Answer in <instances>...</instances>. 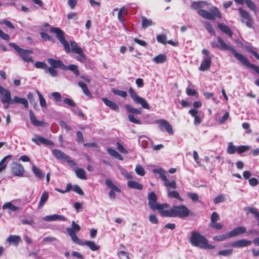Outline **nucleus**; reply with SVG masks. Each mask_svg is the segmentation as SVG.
I'll use <instances>...</instances> for the list:
<instances>
[{
	"label": "nucleus",
	"mask_w": 259,
	"mask_h": 259,
	"mask_svg": "<svg viewBox=\"0 0 259 259\" xmlns=\"http://www.w3.org/2000/svg\"><path fill=\"white\" fill-rule=\"evenodd\" d=\"M189 209L185 205H176L169 210H164L161 212V215L166 217L186 218L189 216Z\"/></svg>",
	"instance_id": "nucleus-1"
},
{
	"label": "nucleus",
	"mask_w": 259,
	"mask_h": 259,
	"mask_svg": "<svg viewBox=\"0 0 259 259\" xmlns=\"http://www.w3.org/2000/svg\"><path fill=\"white\" fill-rule=\"evenodd\" d=\"M190 242L193 246L200 248L208 249L215 248V246L209 244L207 239L197 232H191Z\"/></svg>",
	"instance_id": "nucleus-2"
},
{
	"label": "nucleus",
	"mask_w": 259,
	"mask_h": 259,
	"mask_svg": "<svg viewBox=\"0 0 259 259\" xmlns=\"http://www.w3.org/2000/svg\"><path fill=\"white\" fill-rule=\"evenodd\" d=\"M148 205L150 208L154 210L157 209L161 215V212L164 211V209L168 207V204L166 203L159 204L157 202V196L155 193L151 192L148 195Z\"/></svg>",
	"instance_id": "nucleus-3"
},
{
	"label": "nucleus",
	"mask_w": 259,
	"mask_h": 259,
	"mask_svg": "<svg viewBox=\"0 0 259 259\" xmlns=\"http://www.w3.org/2000/svg\"><path fill=\"white\" fill-rule=\"evenodd\" d=\"M50 31L56 34V36L60 42L63 46L66 53H69L70 51L69 42L65 38L64 32L59 28L51 27Z\"/></svg>",
	"instance_id": "nucleus-4"
},
{
	"label": "nucleus",
	"mask_w": 259,
	"mask_h": 259,
	"mask_svg": "<svg viewBox=\"0 0 259 259\" xmlns=\"http://www.w3.org/2000/svg\"><path fill=\"white\" fill-rule=\"evenodd\" d=\"M9 46L13 47L19 53L24 61L28 63L33 62V60L30 56V54L32 53V51L21 49L12 42L10 43Z\"/></svg>",
	"instance_id": "nucleus-5"
},
{
	"label": "nucleus",
	"mask_w": 259,
	"mask_h": 259,
	"mask_svg": "<svg viewBox=\"0 0 259 259\" xmlns=\"http://www.w3.org/2000/svg\"><path fill=\"white\" fill-rule=\"evenodd\" d=\"M12 97L10 91L0 85V101L5 105V109H8L11 105Z\"/></svg>",
	"instance_id": "nucleus-6"
},
{
	"label": "nucleus",
	"mask_w": 259,
	"mask_h": 259,
	"mask_svg": "<svg viewBox=\"0 0 259 259\" xmlns=\"http://www.w3.org/2000/svg\"><path fill=\"white\" fill-rule=\"evenodd\" d=\"M210 12H207L204 10L200 9L198 13L203 18L208 20H214L216 17L221 18V15L219 10L216 7H212Z\"/></svg>",
	"instance_id": "nucleus-7"
},
{
	"label": "nucleus",
	"mask_w": 259,
	"mask_h": 259,
	"mask_svg": "<svg viewBox=\"0 0 259 259\" xmlns=\"http://www.w3.org/2000/svg\"><path fill=\"white\" fill-rule=\"evenodd\" d=\"M128 92L131 97L135 103L140 104L144 109L148 110L150 109V106L146 100L145 99L138 96L132 88H130Z\"/></svg>",
	"instance_id": "nucleus-8"
},
{
	"label": "nucleus",
	"mask_w": 259,
	"mask_h": 259,
	"mask_svg": "<svg viewBox=\"0 0 259 259\" xmlns=\"http://www.w3.org/2000/svg\"><path fill=\"white\" fill-rule=\"evenodd\" d=\"M80 230V227L76 224L74 221L72 222L71 228H67L66 229V231L71 237L72 241L76 244L79 242L80 239L77 237L76 233Z\"/></svg>",
	"instance_id": "nucleus-9"
},
{
	"label": "nucleus",
	"mask_w": 259,
	"mask_h": 259,
	"mask_svg": "<svg viewBox=\"0 0 259 259\" xmlns=\"http://www.w3.org/2000/svg\"><path fill=\"white\" fill-rule=\"evenodd\" d=\"M154 123H157L158 125L159 129L163 131L165 130L169 135L174 134L173 130L171 125L165 119H158L154 121Z\"/></svg>",
	"instance_id": "nucleus-10"
},
{
	"label": "nucleus",
	"mask_w": 259,
	"mask_h": 259,
	"mask_svg": "<svg viewBox=\"0 0 259 259\" xmlns=\"http://www.w3.org/2000/svg\"><path fill=\"white\" fill-rule=\"evenodd\" d=\"M239 12L242 17V22L245 23L247 27L252 28L253 27V21L248 12L241 8L239 9Z\"/></svg>",
	"instance_id": "nucleus-11"
},
{
	"label": "nucleus",
	"mask_w": 259,
	"mask_h": 259,
	"mask_svg": "<svg viewBox=\"0 0 259 259\" xmlns=\"http://www.w3.org/2000/svg\"><path fill=\"white\" fill-rule=\"evenodd\" d=\"M18 201V200H13L10 202H6L3 204L2 208L3 209H7L9 214H11L12 212L20 211L22 209V207L14 204Z\"/></svg>",
	"instance_id": "nucleus-12"
},
{
	"label": "nucleus",
	"mask_w": 259,
	"mask_h": 259,
	"mask_svg": "<svg viewBox=\"0 0 259 259\" xmlns=\"http://www.w3.org/2000/svg\"><path fill=\"white\" fill-rule=\"evenodd\" d=\"M11 171L15 176L22 177L24 174V169L21 164L13 162L11 165Z\"/></svg>",
	"instance_id": "nucleus-13"
},
{
	"label": "nucleus",
	"mask_w": 259,
	"mask_h": 259,
	"mask_svg": "<svg viewBox=\"0 0 259 259\" xmlns=\"http://www.w3.org/2000/svg\"><path fill=\"white\" fill-rule=\"evenodd\" d=\"M48 62L51 67L55 68H60L63 70H66V66L60 60L49 58Z\"/></svg>",
	"instance_id": "nucleus-14"
},
{
	"label": "nucleus",
	"mask_w": 259,
	"mask_h": 259,
	"mask_svg": "<svg viewBox=\"0 0 259 259\" xmlns=\"http://www.w3.org/2000/svg\"><path fill=\"white\" fill-rule=\"evenodd\" d=\"M212 58V56L204 57L199 67V70L202 71L208 70L210 67Z\"/></svg>",
	"instance_id": "nucleus-15"
},
{
	"label": "nucleus",
	"mask_w": 259,
	"mask_h": 259,
	"mask_svg": "<svg viewBox=\"0 0 259 259\" xmlns=\"http://www.w3.org/2000/svg\"><path fill=\"white\" fill-rule=\"evenodd\" d=\"M77 244L82 246H87L93 251H97L100 248V246L99 245L96 244L92 241H85L83 242L80 240Z\"/></svg>",
	"instance_id": "nucleus-16"
},
{
	"label": "nucleus",
	"mask_w": 259,
	"mask_h": 259,
	"mask_svg": "<svg viewBox=\"0 0 259 259\" xmlns=\"http://www.w3.org/2000/svg\"><path fill=\"white\" fill-rule=\"evenodd\" d=\"M232 52L233 53L237 59L241 62L244 65L248 68H250L251 66H252V64L249 63L248 59L244 56L241 54L237 53L235 49L234 52Z\"/></svg>",
	"instance_id": "nucleus-17"
},
{
	"label": "nucleus",
	"mask_w": 259,
	"mask_h": 259,
	"mask_svg": "<svg viewBox=\"0 0 259 259\" xmlns=\"http://www.w3.org/2000/svg\"><path fill=\"white\" fill-rule=\"evenodd\" d=\"M35 138L32 139V141L37 145L42 144L45 145H53V143L51 141L38 135H35Z\"/></svg>",
	"instance_id": "nucleus-18"
},
{
	"label": "nucleus",
	"mask_w": 259,
	"mask_h": 259,
	"mask_svg": "<svg viewBox=\"0 0 259 259\" xmlns=\"http://www.w3.org/2000/svg\"><path fill=\"white\" fill-rule=\"evenodd\" d=\"M21 104L27 109L29 107V103L27 99L18 96H14L12 99L11 104Z\"/></svg>",
	"instance_id": "nucleus-19"
},
{
	"label": "nucleus",
	"mask_w": 259,
	"mask_h": 259,
	"mask_svg": "<svg viewBox=\"0 0 259 259\" xmlns=\"http://www.w3.org/2000/svg\"><path fill=\"white\" fill-rule=\"evenodd\" d=\"M246 229L245 227L242 226L237 227L233 229L231 231L229 232V235L230 238L234 237L238 235H241L245 233Z\"/></svg>",
	"instance_id": "nucleus-20"
},
{
	"label": "nucleus",
	"mask_w": 259,
	"mask_h": 259,
	"mask_svg": "<svg viewBox=\"0 0 259 259\" xmlns=\"http://www.w3.org/2000/svg\"><path fill=\"white\" fill-rule=\"evenodd\" d=\"M29 113L30 121L33 125L35 126H45V125H46L47 124L46 122L38 120L36 119L35 115L31 110H30L29 111Z\"/></svg>",
	"instance_id": "nucleus-21"
},
{
	"label": "nucleus",
	"mask_w": 259,
	"mask_h": 259,
	"mask_svg": "<svg viewBox=\"0 0 259 259\" xmlns=\"http://www.w3.org/2000/svg\"><path fill=\"white\" fill-rule=\"evenodd\" d=\"M251 243V241L246 239H241L234 242L231 245L233 247H244L250 245Z\"/></svg>",
	"instance_id": "nucleus-22"
},
{
	"label": "nucleus",
	"mask_w": 259,
	"mask_h": 259,
	"mask_svg": "<svg viewBox=\"0 0 259 259\" xmlns=\"http://www.w3.org/2000/svg\"><path fill=\"white\" fill-rule=\"evenodd\" d=\"M219 43L218 48L222 50H230L231 52H234V48L227 45L221 37L217 38Z\"/></svg>",
	"instance_id": "nucleus-23"
},
{
	"label": "nucleus",
	"mask_w": 259,
	"mask_h": 259,
	"mask_svg": "<svg viewBox=\"0 0 259 259\" xmlns=\"http://www.w3.org/2000/svg\"><path fill=\"white\" fill-rule=\"evenodd\" d=\"M42 220L45 221L51 222L57 220L65 221L66 219L63 215L55 214L53 215L46 216L44 218H43Z\"/></svg>",
	"instance_id": "nucleus-24"
},
{
	"label": "nucleus",
	"mask_w": 259,
	"mask_h": 259,
	"mask_svg": "<svg viewBox=\"0 0 259 259\" xmlns=\"http://www.w3.org/2000/svg\"><path fill=\"white\" fill-rule=\"evenodd\" d=\"M128 13V9L125 7H122L121 9H120L118 11V20L121 22L124 25V17L125 15L127 14Z\"/></svg>",
	"instance_id": "nucleus-25"
},
{
	"label": "nucleus",
	"mask_w": 259,
	"mask_h": 259,
	"mask_svg": "<svg viewBox=\"0 0 259 259\" xmlns=\"http://www.w3.org/2000/svg\"><path fill=\"white\" fill-rule=\"evenodd\" d=\"M102 101L105 103V104L110 108L112 110H115V111H118L119 107L118 105L114 103V102L109 100L107 99V98H103L102 99Z\"/></svg>",
	"instance_id": "nucleus-26"
},
{
	"label": "nucleus",
	"mask_w": 259,
	"mask_h": 259,
	"mask_svg": "<svg viewBox=\"0 0 259 259\" xmlns=\"http://www.w3.org/2000/svg\"><path fill=\"white\" fill-rule=\"evenodd\" d=\"M21 240V239L19 236L13 235H10L7 239V242L15 245H17Z\"/></svg>",
	"instance_id": "nucleus-27"
},
{
	"label": "nucleus",
	"mask_w": 259,
	"mask_h": 259,
	"mask_svg": "<svg viewBox=\"0 0 259 259\" xmlns=\"http://www.w3.org/2000/svg\"><path fill=\"white\" fill-rule=\"evenodd\" d=\"M198 111L196 109H190L189 113L194 118V123L195 125H198L201 122V119L197 115Z\"/></svg>",
	"instance_id": "nucleus-28"
},
{
	"label": "nucleus",
	"mask_w": 259,
	"mask_h": 259,
	"mask_svg": "<svg viewBox=\"0 0 259 259\" xmlns=\"http://www.w3.org/2000/svg\"><path fill=\"white\" fill-rule=\"evenodd\" d=\"M12 157L11 155H8L4 157L0 161V173L4 171L8 165L7 160L10 159Z\"/></svg>",
	"instance_id": "nucleus-29"
},
{
	"label": "nucleus",
	"mask_w": 259,
	"mask_h": 259,
	"mask_svg": "<svg viewBox=\"0 0 259 259\" xmlns=\"http://www.w3.org/2000/svg\"><path fill=\"white\" fill-rule=\"evenodd\" d=\"M52 153L56 158L59 160L64 161L67 158V155L59 150L54 149Z\"/></svg>",
	"instance_id": "nucleus-30"
},
{
	"label": "nucleus",
	"mask_w": 259,
	"mask_h": 259,
	"mask_svg": "<svg viewBox=\"0 0 259 259\" xmlns=\"http://www.w3.org/2000/svg\"><path fill=\"white\" fill-rule=\"evenodd\" d=\"M49 196L48 192L45 191L42 193L40 196V200L38 205V209H40L44 206L45 203L47 201Z\"/></svg>",
	"instance_id": "nucleus-31"
},
{
	"label": "nucleus",
	"mask_w": 259,
	"mask_h": 259,
	"mask_svg": "<svg viewBox=\"0 0 259 259\" xmlns=\"http://www.w3.org/2000/svg\"><path fill=\"white\" fill-rule=\"evenodd\" d=\"M127 186L132 189L141 190L143 189V185L138 182L134 181H129L127 182Z\"/></svg>",
	"instance_id": "nucleus-32"
},
{
	"label": "nucleus",
	"mask_w": 259,
	"mask_h": 259,
	"mask_svg": "<svg viewBox=\"0 0 259 259\" xmlns=\"http://www.w3.org/2000/svg\"><path fill=\"white\" fill-rule=\"evenodd\" d=\"M218 27L224 33L228 34L229 36L231 37L233 35L231 29L225 24L219 23Z\"/></svg>",
	"instance_id": "nucleus-33"
},
{
	"label": "nucleus",
	"mask_w": 259,
	"mask_h": 259,
	"mask_svg": "<svg viewBox=\"0 0 259 259\" xmlns=\"http://www.w3.org/2000/svg\"><path fill=\"white\" fill-rule=\"evenodd\" d=\"M32 171L36 177L39 179H44V175L42 171L34 164L32 166Z\"/></svg>",
	"instance_id": "nucleus-34"
},
{
	"label": "nucleus",
	"mask_w": 259,
	"mask_h": 259,
	"mask_svg": "<svg viewBox=\"0 0 259 259\" xmlns=\"http://www.w3.org/2000/svg\"><path fill=\"white\" fill-rule=\"evenodd\" d=\"M69 46L70 49V52L75 54L77 53L81 48L78 47L77 44L74 41H70L69 43Z\"/></svg>",
	"instance_id": "nucleus-35"
},
{
	"label": "nucleus",
	"mask_w": 259,
	"mask_h": 259,
	"mask_svg": "<svg viewBox=\"0 0 259 259\" xmlns=\"http://www.w3.org/2000/svg\"><path fill=\"white\" fill-rule=\"evenodd\" d=\"M153 61L156 63H163L166 60V56L164 54H159L153 58Z\"/></svg>",
	"instance_id": "nucleus-36"
},
{
	"label": "nucleus",
	"mask_w": 259,
	"mask_h": 259,
	"mask_svg": "<svg viewBox=\"0 0 259 259\" xmlns=\"http://www.w3.org/2000/svg\"><path fill=\"white\" fill-rule=\"evenodd\" d=\"M75 174L77 178L81 180H87L85 172L82 168H77L75 170Z\"/></svg>",
	"instance_id": "nucleus-37"
},
{
	"label": "nucleus",
	"mask_w": 259,
	"mask_h": 259,
	"mask_svg": "<svg viewBox=\"0 0 259 259\" xmlns=\"http://www.w3.org/2000/svg\"><path fill=\"white\" fill-rule=\"evenodd\" d=\"M105 184L107 187L111 189V190L115 191L116 192H120V189L115 186L110 180H106Z\"/></svg>",
	"instance_id": "nucleus-38"
},
{
	"label": "nucleus",
	"mask_w": 259,
	"mask_h": 259,
	"mask_svg": "<svg viewBox=\"0 0 259 259\" xmlns=\"http://www.w3.org/2000/svg\"><path fill=\"white\" fill-rule=\"evenodd\" d=\"M35 92L38 96L40 106L42 108H46L47 107V105L45 99L44 98L42 94L38 90H36Z\"/></svg>",
	"instance_id": "nucleus-39"
},
{
	"label": "nucleus",
	"mask_w": 259,
	"mask_h": 259,
	"mask_svg": "<svg viewBox=\"0 0 259 259\" xmlns=\"http://www.w3.org/2000/svg\"><path fill=\"white\" fill-rule=\"evenodd\" d=\"M107 151L109 153V154L111 155L112 156L119 159L120 160H123V158L116 150L114 149L111 148H107Z\"/></svg>",
	"instance_id": "nucleus-40"
},
{
	"label": "nucleus",
	"mask_w": 259,
	"mask_h": 259,
	"mask_svg": "<svg viewBox=\"0 0 259 259\" xmlns=\"http://www.w3.org/2000/svg\"><path fill=\"white\" fill-rule=\"evenodd\" d=\"M245 209L255 215V219L257 221V225L259 226V212L258 210L256 209L251 207H247Z\"/></svg>",
	"instance_id": "nucleus-41"
},
{
	"label": "nucleus",
	"mask_w": 259,
	"mask_h": 259,
	"mask_svg": "<svg viewBox=\"0 0 259 259\" xmlns=\"http://www.w3.org/2000/svg\"><path fill=\"white\" fill-rule=\"evenodd\" d=\"M207 4L205 2H193L191 4V7L195 10H198L201 8L204 7Z\"/></svg>",
	"instance_id": "nucleus-42"
},
{
	"label": "nucleus",
	"mask_w": 259,
	"mask_h": 259,
	"mask_svg": "<svg viewBox=\"0 0 259 259\" xmlns=\"http://www.w3.org/2000/svg\"><path fill=\"white\" fill-rule=\"evenodd\" d=\"M167 195L169 198H175L180 201H183V199L176 191H168Z\"/></svg>",
	"instance_id": "nucleus-43"
},
{
	"label": "nucleus",
	"mask_w": 259,
	"mask_h": 259,
	"mask_svg": "<svg viewBox=\"0 0 259 259\" xmlns=\"http://www.w3.org/2000/svg\"><path fill=\"white\" fill-rule=\"evenodd\" d=\"M78 84L79 87L81 88L82 92L86 96L89 97L91 96V92L89 90L88 88L85 83L83 82H78Z\"/></svg>",
	"instance_id": "nucleus-44"
},
{
	"label": "nucleus",
	"mask_w": 259,
	"mask_h": 259,
	"mask_svg": "<svg viewBox=\"0 0 259 259\" xmlns=\"http://www.w3.org/2000/svg\"><path fill=\"white\" fill-rule=\"evenodd\" d=\"M163 181L164 182V185L166 187L172 189H176L177 188L176 182L175 180L169 182L166 177Z\"/></svg>",
	"instance_id": "nucleus-45"
},
{
	"label": "nucleus",
	"mask_w": 259,
	"mask_h": 259,
	"mask_svg": "<svg viewBox=\"0 0 259 259\" xmlns=\"http://www.w3.org/2000/svg\"><path fill=\"white\" fill-rule=\"evenodd\" d=\"M152 171L154 173L158 174L160 176V178L162 181H163V180H164V179L167 177L165 174V171L162 168L153 169L152 170Z\"/></svg>",
	"instance_id": "nucleus-46"
},
{
	"label": "nucleus",
	"mask_w": 259,
	"mask_h": 259,
	"mask_svg": "<svg viewBox=\"0 0 259 259\" xmlns=\"http://www.w3.org/2000/svg\"><path fill=\"white\" fill-rule=\"evenodd\" d=\"M142 26L143 28H146L147 27L154 25V23L152 22V20L148 19L145 17H142Z\"/></svg>",
	"instance_id": "nucleus-47"
},
{
	"label": "nucleus",
	"mask_w": 259,
	"mask_h": 259,
	"mask_svg": "<svg viewBox=\"0 0 259 259\" xmlns=\"http://www.w3.org/2000/svg\"><path fill=\"white\" fill-rule=\"evenodd\" d=\"M203 23L209 33L214 36L215 35V32L211 24L207 21H204Z\"/></svg>",
	"instance_id": "nucleus-48"
},
{
	"label": "nucleus",
	"mask_w": 259,
	"mask_h": 259,
	"mask_svg": "<svg viewBox=\"0 0 259 259\" xmlns=\"http://www.w3.org/2000/svg\"><path fill=\"white\" fill-rule=\"evenodd\" d=\"M125 107L127 111L130 113L136 114H141L142 113V111L140 110L134 108L129 104L126 105Z\"/></svg>",
	"instance_id": "nucleus-49"
},
{
	"label": "nucleus",
	"mask_w": 259,
	"mask_h": 259,
	"mask_svg": "<svg viewBox=\"0 0 259 259\" xmlns=\"http://www.w3.org/2000/svg\"><path fill=\"white\" fill-rule=\"evenodd\" d=\"M78 56L76 57V60L80 62H84L86 60V57L83 52L82 49H81L77 53H75Z\"/></svg>",
	"instance_id": "nucleus-50"
},
{
	"label": "nucleus",
	"mask_w": 259,
	"mask_h": 259,
	"mask_svg": "<svg viewBox=\"0 0 259 259\" xmlns=\"http://www.w3.org/2000/svg\"><path fill=\"white\" fill-rule=\"evenodd\" d=\"M237 147L234 145L232 142H230L227 149V152L230 154H233L237 152Z\"/></svg>",
	"instance_id": "nucleus-51"
},
{
	"label": "nucleus",
	"mask_w": 259,
	"mask_h": 259,
	"mask_svg": "<svg viewBox=\"0 0 259 259\" xmlns=\"http://www.w3.org/2000/svg\"><path fill=\"white\" fill-rule=\"evenodd\" d=\"M233 253L232 249H228L226 250H220L218 252L217 255L223 256H229L232 255Z\"/></svg>",
	"instance_id": "nucleus-52"
},
{
	"label": "nucleus",
	"mask_w": 259,
	"mask_h": 259,
	"mask_svg": "<svg viewBox=\"0 0 259 259\" xmlns=\"http://www.w3.org/2000/svg\"><path fill=\"white\" fill-rule=\"evenodd\" d=\"M69 69L76 76H78L79 75V72L78 70L77 66L75 65H69V66H66V70Z\"/></svg>",
	"instance_id": "nucleus-53"
},
{
	"label": "nucleus",
	"mask_w": 259,
	"mask_h": 259,
	"mask_svg": "<svg viewBox=\"0 0 259 259\" xmlns=\"http://www.w3.org/2000/svg\"><path fill=\"white\" fill-rule=\"evenodd\" d=\"M230 238L229 233H228L226 234L221 235L214 236L213 237V240L217 241H224L228 238Z\"/></svg>",
	"instance_id": "nucleus-54"
},
{
	"label": "nucleus",
	"mask_w": 259,
	"mask_h": 259,
	"mask_svg": "<svg viewBox=\"0 0 259 259\" xmlns=\"http://www.w3.org/2000/svg\"><path fill=\"white\" fill-rule=\"evenodd\" d=\"M247 6L252 11L255 12L256 11V7L255 4L251 0H244Z\"/></svg>",
	"instance_id": "nucleus-55"
},
{
	"label": "nucleus",
	"mask_w": 259,
	"mask_h": 259,
	"mask_svg": "<svg viewBox=\"0 0 259 259\" xmlns=\"http://www.w3.org/2000/svg\"><path fill=\"white\" fill-rule=\"evenodd\" d=\"M45 72L46 73H49V74L52 77H56L58 75V71L55 69V68H53L51 67H47V69H46Z\"/></svg>",
	"instance_id": "nucleus-56"
},
{
	"label": "nucleus",
	"mask_w": 259,
	"mask_h": 259,
	"mask_svg": "<svg viewBox=\"0 0 259 259\" xmlns=\"http://www.w3.org/2000/svg\"><path fill=\"white\" fill-rule=\"evenodd\" d=\"M226 200L225 195L223 194L219 195L213 200V203L215 204L225 201Z\"/></svg>",
	"instance_id": "nucleus-57"
},
{
	"label": "nucleus",
	"mask_w": 259,
	"mask_h": 259,
	"mask_svg": "<svg viewBox=\"0 0 259 259\" xmlns=\"http://www.w3.org/2000/svg\"><path fill=\"white\" fill-rule=\"evenodd\" d=\"M112 92L113 94L117 95L119 96H120L122 98H125L127 96V93L125 91L112 89Z\"/></svg>",
	"instance_id": "nucleus-58"
},
{
	"label": "nucleus",
	"mask_w": 259,
	"mask_h": 259,
	"mask_svg": "<svg viewBox=\"0 0 259 259\" xmlns=\"http://www.w3.org/2000/svg\"><path fill=\"white\" fill-rule=\"evenodd\" d=\"M135 171L136 173L141 176H143L145 175V171L143 167L140 165H137L135 168Z\"/></svg>",
	"instance_id": "nucleus-59"
},
{
	"label": "nucleus",
	"mask_w": 259,
	"mask_h": 259,
	"mask_svg": "<svg viewBox=\"0 0 259 259\" xmlns=\"http://www.w3.org/2000/svg\"><path fill=\"white\" fill-rule=\"evenodd\" d=\"M157 40L158 42L163 44H166L167 43L166 41V36L165 34H160L158 35L156 37Z\"/></svg>",
	"instance_id": "nucleus-60"
},
{
	"label": "nucleus",
	"mask_w": 259,
	"mask_h": 259,
	"mask_svg": "<svg viewBox=\"0 0 259 259\" xmlns=\"http://www.w3.org/2000/svg\"><path fill=\"white\" fill-rule=\"evenodd\" d=\"M250 149V147L248 146H240L237 147V152L240 154L246 152Z\"/></svg>",
	"instance_id": "nucleus-61"
},
{
	"label": "nucleus",
	"mask_w": 259,
	"mask_h": 259,
	"mask_svg": "<svg viewBox=\"0 0 259 259\" xmlns=\"http://www.w3.org/2000/svg\"><path fill=\"white\" fill-rule=\"evenodd\" d=\"M63 102L65 104H67L69 106L75 107L76 104L75 102L70 98H65L63 99Z\"/></svg>",
	"instance_id": "nucleus-62"
},
{
	"label": "nucleus",
	"mask_w": 259,
	"mask_h": 259,
	"mask_svg": "<svg viewBox=\"0 0 259 259\" xmlns=\"http://www.w3.org/2000/svg\"><path fill=\"white\" fill-rule=\"evenodd\" d=\"M128 120L132 123L137 124H141L142 121L138 119H136L134 116L132 114H130L128 115Z\"/></svg>",
	"instance_id": "nucleus-63"
},
{
	"label": "nucleus",
	"mask_w": 259,
	"mask_h": 259,
	"mask_svg": "<svg viewBox=\"0 0 259 259\" xmlns=\"http://www.w3.org/2000/svg\"><path fill=\"white\" fill-rule=\"evenodd\" d=\"M35 66L37 68H40V69H44L45 71H46V69H47V67H48L47 65L45 63L42 62H39V61L36 62L35 63Z\"/></svg>",
	"instance_id": "nucleus-64"
}]
</instances>
